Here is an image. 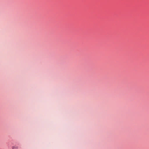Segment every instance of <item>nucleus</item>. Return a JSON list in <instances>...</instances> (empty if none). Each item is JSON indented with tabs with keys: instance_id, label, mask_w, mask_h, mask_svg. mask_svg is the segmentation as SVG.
<instances>
[{
	"instance_id": "obj_1",
	"label": "nucleus",
	"mask_w": 149,
	"mask_h": 149,
	"mask_svg": "<svg viewBox=\"0 0 149 149\" xmlns=\"http://www.w3.org/2000/svg\"><path fill=\"white\" fill-rule=\"evenodd\" d=\"M13 149H18V147L17 146H13Z\"/></svg>"
}]
</instances>
